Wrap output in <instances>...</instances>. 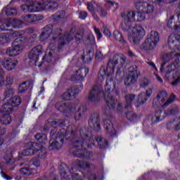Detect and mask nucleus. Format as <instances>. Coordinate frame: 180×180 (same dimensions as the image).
Wrapping results in <instances>:
<instances>
[{"mask_svg":"<svg viewBox=\"0 0 180 180\" xmlns=\"http://www.w3.org/2000/svg\"><path fill=\"white\" fill-rule=\"evenodd\" d=\"M123 22L121 24L122 29L127 32L128 40L132 44H139L140 40L146 36V30L141 25H134L133 22H137L136 11L122 13L121 15Z\"/></svg>","mask_w":180,"mask_h":180,"instance_id":"obj_1","label":"nucleus"},{"mask_svg":"<svg viewBox=\"0 0 180 180\" xmlns=\"http://www.w3.org/2000/svg\"><path fill=\"white\" fill-rule=\"evenodd\" d=\"M60 34L61 30L58 29L56 33L51 34V30L49 27H45L41 33L39 40L41 41H44L47 40L48 37H51L49 40V49L54 50L57 44H59V46H64L65 43H68V41H71V40L74 39V35H72V33L71 32L66 33L63 38H61Z\"/></svg>","mask_w":180,"mask_h":180,"instance_id":"obj_2","label":"nucleus"},{"mask_svg":"<svg viewBox=\"0 0 180 180\" xmlns=\"http://www.w3.org/2000/svg\"><path fill=\"white\" fill-rule=\"evenodd\" d=\"M39 1H31L27 4H23L20 6L22 12H29L30 13H34L36 12H40L41 9H49L53 11V9H57L58 5L57 4L60 0H39Z\"/></svg>","mask_w":180,"mask_h":180,"instance_id":"obj_3","label":"nucleus"},{"mask_svg":"<svg viewBox=\"0 0 180 180\" xmlns=\"http://www.w3.org/2000/svg\"><path fill=\"white\" fill-rule=\"evenodd\" d=\"M67 136V131L63 129H61L56 136V129L51 131V140L49 141V150H59L63 147L64 144V138ZM54 137L56 139H54Z\"/></svg>","mask_w":180,"mask_h":180,"instance_id":"obj_4","label":"nucleus"},{"mask_svg":"<svg viewBox=\"0 0 180 180\" xmlns=\"http://www.w3.org/2000/svg\"><path fill=\"white\" fill-rule=\"evenodd\" d=\"M13 36H16L17 39H15L13 44L12 47L8 49L6 51V54L10 56V57H15V56H19L22 51L25 49V44L23 41H22V34L19 32H14Z\"/></svg>","mask_w":180,"mask_h":180,"instance_id":"obj_5","label":"nucleus"},{"mask_svg":"<svg viewBox=\"0 0 180 180\" xmlns=\"http://www.w3.org/2000/svg\"><path fill=\"white\" fill-rule=\"evenodd\" d=\"M160 41V35L158 32L152 31L148 35V39L143 45L144 50H154Z\"/></svg>","mask_w":180,"mask_h":180,"instance_id":"obj_6","label":"nucleus"},{"mask_svg":"<svg viewBox=\"0 0 180 180\" xmlns=\"http://www.w3.org/2000/svg\"><path fill=\"white\" fill-rule=\"evenodd\" d=\"M167 92L161 91L157 96V97L153 100V105H156L157 106H167L169 105L171 102H174L175 101V96H171L168 101L165 102V99H167Z\"/></svg>","mask_w":180,"mask_h":180,"instance_id":"obj_7","label":"nucleus"},{"mask_svg":"<svg viewBox=\"0 0 180 180\" xmlns=\"http://www.w3.org/2000/svg\"><path fill=\"white\" fill-rule=\"evenodd\" d=\"M117 64V60H112L108 63V68H107V71L109 72L110 73L106 74V69L103 67H102L100 69V72L98 74V78L101 81H103L105 79V77H112V74L115 72V65Z\"/></svg>","mask_w":180,"mask_h":180,"instance_id":"obj_8","label":"nucleus"},{"mask_svg":"<svg viewBox=\"0 0 180 180\" xmlns=\"http://www.w3.org/2000/svg\"><path fill=\"white\" fill-rule=\"evenodd\" d=\"M112 84H113L112 79L109 80V79H108L105 86L106 91L104 93V98L106 101L108 106L112 109H114L115 105L117 101L113 99V97H112V95H110V85H112Z\"/></svg>","mask_w":180,"mask_h":180,"instance_id":"obj_9","label":"nucleus"},{"mask_svg":"<svg viewBox=\"0 0 180 180\" xmlns=\"http://www.w3.org/2000/svg\"><path fill=\"white\" fill-rule=\"evenodd\" d=\"M39 151H41V146L40 144L37 143H32L27 148L25 149L22 152V155H24V157H30L31 155L37 154Z\"/></svg>","mask_w":180,"mask_h":180,"instance_id":"obj_10","label":"nucleus"},{"mask_svg":"<svg viewBox=\"0 0 180 180\" xmlns=\"http://www.w3.org/2000/svg\"><path fill=\"white\" fill-rule=\"evenodd\" d=\"M140 75V72L137 70V68L131 67L129 68V72L128 76L124 79L125 85H130L131 84H134L137 79V77Z\"/></svg>","mask_w":180,"mask_h":180,"instance_id":"obj_11","label":"nucleus"},{"mask_svg":"<svg viewBox=\"0 0 180 180\" xmlns=\"http://www.w3.org/2000/svg\"><path fill=\"white\" fill-rule=\"evenodd\" d=\"M81 91H82V86H80L79 89L77 87L70 88L62 95V99L71 101V99L75 98V96L78 95Z\"/></svg>","mask_w":180,"mask_h":180,"instance_id":"obj_12","label":"nucleus"},{"mask_svg":"<svg viewBox=\"0 0 180 180\" xmlns=\"http://www.w3.org/2000/svg\"><path fill=\"white\" fill-rule=\"evenodd\" d=\"M89 72V68H82L76 70L75 75L72 76V81H84L86 74Z\"/></svg>","mask_w":180,"mask_h":180,"instance_id":"obj_13","label":"nucleus"},{"mask_svg":"<svg viewBox=\"0 0 180 180\" xmlns=\"http://www.w3.org/2000/svg\"><path fill=\"white\" fill-rule=\"evenodd\" d=\"M91 144L94 146V147H98V148H106L108 143V141L102 136H92Z\"/></svg>","mask_w":180,"mask_h":180,"instance_id":"obj_14","label":"nucleus"},{"mask_svg":"<svg viewBox=\"0 0 180 180\" xmlns=\"http://www.w3.org/2000/svg\"><path fill=\"white\" fill-rule=\"evenodd\" d=\"M43 51V46L41 45H39L33 48L29 53L30 60H32L37 63V60H39V56L41 54Z\"/></svg>","mask_w":180,"mask_h":180,"instance_id":"obj_15","label":"nucleus"},{"mask_svg":"<svg viewBox=\"0 0 180 180\" xmlns=\"http://www.w3.org/2000/svg\"><path fill=\"white\" fill-rule=\"evenodd\" d=\"M1 64L7 70V71H12V70L16 68V66L18 65V60L12 58L4 59L1 62Z\"/></svg>","mask_w":180,"mask_h":180,"instance_id":"obj_16","label":"nucleus"},{"mask_svg":"<svg viewBox=\"0 0 180 180\" xmlns=\"http://www.w3.org/2000/svg\"><path fill=\"white\" fill-rule=\"evenodd\" d=\"M153 94V89H149L146 91V94L141 93L138 96V105L137 106H141V105H144L147 101H148V98L151 96Z\"/></svg>","mask_w":180,"mask_h":180,"instance_id":"obj_17","label":"nucleus"},{"mask_svg":"<svg viewBox=\"0 0 180 180\" xmlns=\"http://www.w3.org/2000/svg\"><path fill=\"white\" fill-rule=\"evenodd\" d=\"M136 8L145 13H153L154 12V6L148 3H138L136 4Z\"/></svg>","mask_w":180,"mask_h":180,"instance_id":"obj_18","label":"nucleus"},{"mask_svg":"<svg viewBox=\"0 0 180 180\" xmlns=\"http://www.w3.org/2000/svg\"><path fill=\"white\" fill-rule=\"evenodd\" d=\"M166 117H167V112H165V111L164 110H160V111L156 112L155 115L153 117L152 120L153 123H158L162 120H164Z\"/></svg>","mask_w":180,"mask_h":180,"instance_id":"obj_19","label":"nucleus"},{"mask_svg":"<svg viewBox=\"0 0 180 180\" xmlns=\"http://www.w3.org/2000/svg\"><path fill=\"white\" fill-rule=\"evenodd\" d=\"M22 20H17V19H10L7 21L6 23V25L7 27H14L15 29H20V27H22Z\"/></svg>","mask_w":180,"mask_h":180,"instance_id":"obj_20","label":"nucleus"},{"mask_svg":"<svg viewBox=\"0 0 180 180\" xmlns=\"http://www.w3.org/2000/svg\"><path fill=\"white\" fill-rule=\"evenodd\" d=\"M56 108L58 110L61 112H71L74 108L72 105H67L65 103H58L56 104Z\"/></svg>","mask_w":180,"mask_h":180,"instance_id":"obj_21","label":"nucleus"},{"mask_svg":"<svg viewBox=\"0 0 180 180\" xmlns=\"http://www.w3.org/2000/svg\"><path fill=\"white\" fill-rule=\"evenodd\" d=\"M174 15H171L169 18V20L167 21V26L168 27H170V29H174V30H180V13L178 15V22H176L174 26H172L173 20L174 19Z\"/></svg>","mask_w":180,"mask_h":180,"instance_id":"obj_22","label":"nucleus"},{"mask_svg":"<svg viewBox=\"0 0 180 180\" xmlns=\"http://www.w3.org/2000/svg\"><path fill=\"white\" fill-rule=\"evenodd\" d=\"M2 115H10L13 112V107L8 102L1 108Z\"/></svg>","mask_w":180,"mask_h":180,"instance_id":"obj_23","label":"nucleus"},{"mask_svg":"<svg viewBox=\"0 0 180 180\" xmlns=\"http://www.w3.org/2000/svg\"><path fill=\"white\" fill-rule=\"evenodd\" d=\"M35 139L39 141V146L41 147V150H43V144H46L47 143V136L44 134H37L35 135Z\"/></svg>","mask_w":180,"mask_h":180,"instance_id":"obj_24","label":"nucleus"},{"mask_svg":"<svg viewBox=\"0 0 180 180\" xmlns=\"http://www.w3.org/2000/svg\"><path fill=\"white\" fill-rule=\"evenodd\" d=\"M3 117L1 120H0L1 124H11V122L12 120V117L10 115L2 114Z\"/></svg>","mask_w":180,"mask_h":180,"instance_id":"obj_25","label":"nucleus"},{"mask_svg":"<svg viewBox=\"0 0 180 180\" xmlns=\"http://www.w3.org/2000/svg\"><path fill=\"white\" fill-rule=\"evenodd\" d=\"M8 103H10L13 108L15 106H19L21 103L20 98L19 96H14L10 99Z\"/></svg>","mask_w":180,"mask_h":180,"instance_id":"obj_26","label":"nucleus"},{"mask_svg":"<svg viewBox=\"0 0 180 180\" xmlns=\"http://www.w3.org/2000/svg\"><path fill=\"white\" fill-rule=\"evenodd\" d=\"M105 7L108 8L109 9H117L119 8V4L115 1L110 0H105Z\"/></svg>","mask_w":180,"mask_h":180,"instance_id":"obj_27","label":"nucleus"},{"mask_svg":"<svg viewBox=\"0 0 180 180\" xmlns=\"http://www.w3.org/2000/svg\"><path fill=\"white\" fill-rule=\"evenodd\" d=\"M20 172L22 175H32V174H36V171L28 167L22 168Z\"/></svg>","mask_w":180,"mask_h":180,"instance_id":"obj_28","label":"nucleus"},{"mask_svg":"<svg viewBox=\"0 0 180 180\" xmlns=\"http://www.w3.org/2000/svg\"><path fill=\"white\" fill-rule=\"evenodd\" d=\"M4 160L6 165L8 167H11V165L15 164V159L12 156H4Z\"/></svg>","mask_w":180,"mask_h":180,"instance_id":"obj_29","label":"nucleus"},{"mask_svg":"<svg viewBox=\"0 0 180 180\" xmlns=\"http://www.w3.org/2000/svg\"><path fill=\"white\" fill-rule=\"evenodd\" d=\"M64 16H65V11H58V13H55L53 15V20H60V19H63Z\"/></svg>","mask_w":180,"mask_h":180,"instance_id":"obj_30","label":"nucleus"},{"mask_svg":"<svg viewBox=\"0 0 180 180\" xmlns=\"http://www.w3.org/2000/svg\"><path fill=\"white\" fill-rule=\"evenodd\" d=\"M34 14H28L27 15H24L22 17V19L24 22H27L28 23L33 22V20H34Z\"/></svg>","mask_w":180,"mask_h":180,"instance_id":"obj_31","label":"nucleus"},{"mask_svg":"<svg viewBox=\"0 0 180 180\" xmlns=\"http://www.w3.org/2000/svg\"><path fill=\"white\" fill-rule=\"evenodd\" d=\"M144 13H145L143 11L139 9L136 15V22H143V20H146V15Z\"/></svg>","mask_w":180,"mask_h":180,"instance_id":"obj_32","label":"nucleus"},{"mask_svg":"<svg viewBox=\"0 0 180 180\" xmlns=\"http://www.w3.org/2000/svg\"><path fill=\"white\" fill-rule=\"evenodd\" d=\"M114 37L117 40V41H120V43H124V39H123V36L119 31L115 30L114 32Z\"/></svg>","mask_w":180,"mask_h":180,"instance_id":"obj_33","label":"nucleus"},{"mask_svg":"<svg viewBox=\"0 0 180 180\" xmlns=\"http://www.w3.org/2000/svg\"><path fill=\"white\" fill-rule=\"evenodd\" d=\"M93 8L94 10L97 11V12H99L101 16H106V13L103 14V10L101 8V7L98 6V4H91V12L93 11Z\"/></svg>","mask_w":180,"mask_h":180,"instance_id":"obj_34","label":"nucleus"},{"mask_svg":"<svg viewBox=\"0 0 180 180\" xmlns=\"http://www.w3.org/2000/svg\"><path fill=\"white\" fill-rule=\"evenodd\" d=\"M29 89V83L25 82H22L20 86H19V92L22 94V92H25V91H27Z\"/></svg>","mask_w":180,"mask_h":180,"instance_id":"obj_35","label":"nucleus"},{"mask_svg":"<svg viewBox=\"0 0 180 180\" xmlns=\"http://www.w3.org/2000/svg\"><path fill=\"white\" fill-rule=\"evenodd\" d=\"M133 99H134V95L133 94H129L127 95L125 98V101H126V108H127L128 106H130L131 105V103H133Z\"/></svg>","mask_w":180,"mask_h":180,"instance_id":"obj_36","label":"nucleus"},{"mask_svg":"<svg viewBox=\"0 0 180 180\" xmlns=\"http://www.w3.org/2000/svg\"><path fill=\"white\" fill-rule=\"evenodd\" d=\"M7 16H16L18 15V10L16 8H8L6 11Z\"/></svg>","mask_w":180,"mask_h":180,"instance_id":"obj_37","label":"nucleus"},{"mask_svg":"<svg viewBox=\"0 0 180 180\" xmlns=\"http://www.w3.org/2000/svg\"><path fill=\"white\" fill-rule=\"evenodd\" d=\"M13 94H15V90L13 89H8L6 90L5 99H6V98H11V96H13Z\"/></svg>","mask_w":180,"mask_h":180,"instance_id":"obj_38","label":"nucleus"},{"mask_svg":"<svg viewBox=\"0 0 180 180\" xmlns=\"http://www.w3.org/2000/svg\"><path fill=\"white\" fill-rule=\"evenodd\" d=\"M104 127H105L106 130L110 131V130H113V125L110 124V121L105 120L104 121Z\"/></svg>","mask_w":180,"mask_h":180,"instance_id":"obj_39","label":"nucleus"},{"mask_svg":"<svg viewBox=\"0 0 180 180\" xmlns=\"http://www.w3.org/2000/svg\"><path fill=\"white\" fill-rule=\"evenodd\" d=\"M14 149L13 148H7L5 150L4 156L6 157H12V154H13Z\"/></svg>","mask_w":180,"mask_h":180,"instance_id":"obj_40","label":"nucleus"},{"mask_svg":"<svg viewBox=\"0 0 180 180\" xmlns=\"http://www.w3.org/2000/svg\"><path fill=\"white\" fill-rule=\"evenodd\" d=\"M2 74H4V70L0 69V87L3 86V85H5V79L4 78Z\"/></svg>","mask_w":180,"mask_h":180,"instance_id":"obj_41","label":"nucleus"},{"mask_svg":"<svg viewBox=\"0 0 180 180\" xmlns=\"http://www.w3.org/2000/svg\"><path fill=\"white\" fill-rule=\"evenodd\" d=\"M13 84V78L11 76H7L6 78V84L12 85Z\"/></svg>","mask_w":180,"mask_h":180,"instance_id":"obj_42","label":"nucleus"},{"mask_svg":"<svg viewBox=\"0 0 180 180\" xmlns=\"http://www.w3.org/2000/svg\"><path fill=\"white\" fill-rule=\"evenodd\" d=\"M127 117L129 120H134L136 119V115H134L133 112H129L127 113Z\"/></svg>","mask_w":180,"mask_h":180,"instance_id":"obj_43","label":"nucleus"},{"mask_svg":"<svg viewBox=\"0 0 180 180\" xmlns=\"http://www.w3.org/2000/svg\"><path fill=\"white\" fill-rule=\"evenodd\" d=\"M86 16H88V14L86 13V12L82 11L79 13V18L82 20H84V19H85Z\"/></svg>","mask_w":180,"mask_h":180,"instance_id":"obj_44","label":"nucleus"},{"mask_svg":"<svg viewBox=\"0 0 180 180\" xmlns=\"http://www.w3.org/2000/svg\"><path fill=\"white\" fill-rule=\"evenodd\" d=\"M94 32L97 35L98 40H99L102 37V34L101 33V31L99 30V29L94 27Z\"/></svg>","mask_w":180,"mask_h":180,"instance_id":"obj_45","label":"nucleus"},{"mask_svg":"<svg viewBox=\"0 0 180 180\" xmlns=\"http://www.w3.org/2000/svg\"><path fill=\"white\" fill-rule=\"evenodd\" d=\"M103 33H104L105 36H106L107 37H110V36L112 34V33L110 32L109 29H108L107 27H104Z\"/></svg>","mask_w":180,"mask_h":180,"instance_id":"obj_46","label":"nucleus"},{"mask_svg":"<svg viewBox=\"0 0 180 180\" xmlns=\"http://www.w3.org/2000/svg\"><path fill=\"white\" fill-rule=\"evenodd\" d=\"M32 165L37 168L38 167H40V162L37 159H34L32 160Z\"/></svg>","mask_w":180,"mask_h":180,"instance_id":"obj_47","label":"nucleus"},{"mask_svg":"<svg viewBox=\"0 0 180 180\" xmlns=\"http://www.w3.org/2000/svg\"><path fill=\"white\" fill-rule=\"evenodd\" d=\"M74 147H84V143L79 141H77L74 143Z\"/></svg>","mask_w":180,"mask_h":180,"instance_id":"obj_48","label":"nucleus"},{"mask_svg":"<svg viewBox=\"0 0 180 180\" xmlns=\"http://www.w3.org/2000/svg\"><path fill=\"white\" fill-rule=\"evenodd\" d=\"M35 18L33 20V22H39V20H41L43 19L42 15H34Z\"/></svg>","mask_w":180,"mask_h":180,"instance_id":"obj_49","label":"nucleus"},{"mask_svg":"<svg viewBox=\"0 0 180 180\" xmlns=\"http://www.w3.org/2000/svg\"><path fill=\"white\" fill-rule=\"evenodd\" d=\"M75 40H77V41H79V40H82V33L81 34H77L75 36Z\"/></svg>","mask_w":180,"mask_h":180,"instance_id":"obj_50","label":"nucleus"},{"mask_svg":"<svg viewBox=\"0 0 180 180\" xmlns=\"http://www.w3.org/2000/svg\"><path fill=\"white\" fill-rule=\"evenodd\" d=\"M1 175L3 178H4V179L11 180V177H9V176L6 175V174H5V172H1Z\"/></svg>","mask_w":180,"mask_h":180,"instance_id":"obj_51","label":"nucleus"},{"mask_svg":"<svg viewBox=\"0 0 180 180\" xmlns=\"http://www.w3.org/2000/svg\"><path fill=\"white\" fill-rule=\"evenodd\" d=\"M94 129L96 130V131H99L101 130V125H99V122H96L94 125Z\"/></svg>","mask_w":180,"mask_h":180,"instance_id":"obj_52","label":"nucleus"},{"mask_svg":"<svg viewBox=\"0 0 180 180\" xmlns=\"http://www.w3.org/2000/svg\"><path fill=\"white\" fill-rule=\"evenodd\" d=\"M155 76L157 78V80L158 81V82H160V84H162V82H164L162 81V78H161V77H160L158 75L155 73Z\"/></svg>","mask_w":180,"mask_h":180,"instance_id":"obj_53","label":"nucleus"},{"mask_svg":"<svg viewBox=\"0 0 180 180\" xmlns=\"http://www.w3.org/2000/svg\"><path fill=\"white\" fill-rule=\"evenodd\" d=\"M148 65H150V67H152L153 70H155V71H158V69H157V67H155L154 63H149Z\"/></svg>","mask_w":180,"mask_h":180,"instance_id":"obj_54","label":"nucleus"},{"mask_svg":"<svg viewBox=\"0 0 180 180\" xmlns=\"http://www.w3.org/2000/svg\"><path fill=\"white\" fill-rule=\"evenodd\" d=\"M0 124H1V121H0ZM6 133V129L4 128H0V136H4Z\"/></svg>","mask_w":180,"mask_h":180,"instance_id":"obj_55","label":"nucleus"},{"mask_svg":"<svg viewBox=\"0 0 180 180\" xmlns=\"http://www.w3.org/2000/svg\"><path fill=\"white\" fill-rule=\"evenodd\" d=\"M25 33L27 34H32V33H33V28H28L25 30Z\"/></svg>","mask_w":180,"mask_h":180,"instance_id":"obj_56","label":"nucleus"},{"mask_svg":"<svg viewBox=\"0 0 180 180\" xmlns=\"http://www.w3.org/2000/svg\"><path fill=\"white\" fill-rule=\"evenodd\" d=\"M53 56V53L52 52H49V54H48V56H47V58L49 59L48 60V63H50V61H51V58H52V56Z\"/></svg>","mask_w":180,"mask_h":180,"instance_id":"obj_57","label":"nucleus"},{"mask_svg":"<svg viewBox=\"0 0 180 180\" xmlns=\"http://www.w3.org/2000/svg\"><path fill=\"white\" fill-rule=\"evenodd\" d=\"M77 165H78V167H84V162L80 160L77 161Z\"/></svg>","mask_w":180,"mask_h":180,"instance_id":"obj_58","label":"nucleus"},{"mask_svg":"<svg viewBox=\"0 0 180 180\" xmlns=\"http://www.w3.org/2000/svg\"><path fill=\"white\" fill-rule=\"evenodd\" d=\"M96 57H97V58H103L102 57V53L99 52V53H97L96 54Z\"/></svg>","mask_w":180,"mask_h":180,"instance_id":"obj_59","label":"nucleus"},{"mask_svg":"<svg viewBox=\"0 0 180 180\" xmlns=\"http://www.w3.org/2000/svg\"><path fill=\"white\" fill-rule=\"evenodd\" d=\"M93 179L99 180V179L96 178V175H95V174H91V180H93Z\"/></svg>","mask_w":180,"mask_h":180,"instance_id":"obj_60","label":"nucleus"},{"mask_svg":"<svg viewBox=\"0 0 180 180\" xmlns=\"http://www.w3.org/2000/svg\"><path fill=\"white\" fill-rule=\"evenodd\" d=\"M176 1V0H163V2H165L166 4H169L171 3V1Z\"/></svg>","mask_w":180,"mask_h":180,"instance_id":"obj_61","label":"nucleus"},{"mask_svg":"<svg viewBox=\"0 0 180 180\" xmlns=\"http://www.w3.org/2000/svg\"><path fill=\"white\" fill-rule=\"evenodd\" d=\"M150 2H155V4H158L159 5H160V2H161V1L158 0L155 1V0H150Z\"/></svg>","mask_w":180,"mask_h":180,"instance_id":"obj_62","label":"nucleus"},{"mask_svg":"<svg viewBox=\"0 0 180 180\" xmlns=\"http://www.w3.org/2000/svg\"><path fill=\"white\" fill-rule=\"evenodd\" d=\"M117 109L118 112H120V110L122 109V104L121 103L118 104V106H117Z\"/></svg>","mask_w":180,"mask_h":180,"instance_id":"obj_63","label":"nucleus"},{"mask_svg":"<svg viewBox=\"0 0 180 180\" xmlns=\"http://www.w3.org/2000/svg\"><path fill=\"white\" fill-rule=\"evenodd\" d=\"M4 144V139L0 137V146H2Z\"/></svg>","mask_w":180,"mask_h":180,"instance_id":"obj_64","label":"nucleus"}]
</instances>
